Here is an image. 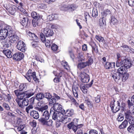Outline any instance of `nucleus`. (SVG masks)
Here are the masks:
<instances>
[{
	"label": "nucleus",
	"mask_w": 134,
	"mask_h": 134,
	"mask_svg": "<svg viewBox=\"0 0 134 134\" xmlns=\"http://www.w3.org/2000/svg\"><path fill=\"white\" fill-rule=\"evenodd\" d=\"M85 101L86 102L87 105L89 106L90 105L91 107H93V104L92 102L90 101L89 99H88L87 100H86Z\"/></svg>",
	"instance_id": "obj_51"
},
{
	"label": "nucleus",
	"mask_w": 134,
	"mask_h": 134,
	"mask_svg": "<svg viewBox=\"0 0 134 134\" xmlns=\"http://www.w3.org/2000/svg\"><path fill=\"white\" fill-rule=\"evenodd\" d=\"M88 58V61L86 62L87 63V65L88 66L91 64L93 63V59L91 57H89Z\"/></svg>",
	"instance_id": "obj_52"
},
{
	"label": "nucleus",
	"mask_w": 134,
	"mask_h": 134,
	"mask_svg": "<svg viewBox=\"0 0 134 134\" xmlns=\"http://www.w3.org/2000/svg\"><path fill=\"white\" fill-rule=\"evenodd\" d=\"M98 13L97 10L93 8L92 10V16L93 17L96 18L98 16Z\"/></svg>",
	"instance_id": "obj_44"
},
{
	"label": "nucleus",
	"mask_w": 134,
	"mask_h": 134,
	"mask_svg": "<svg viewBox=\"0 0 134 134\" xmlns=\"http://www.w3.org/2000/svg\"><path fill=\"white\" fill-rule=\"evenodd\" d=\"M122 47L124 49V50L126 51H127L129 50H130V49L129 47L125 45H123Z\"/></svg>",
	"instance_id": "obj_64"
},
{
	"label": "nucleus",
	"mask_w": 134,
	"mask_h": 134,
	"mask_svg": "<svg viewBox=\"0 0 134 134\" xmlns=\"http://www.w3.org/2000/svg\"><path fill=\"white\" fill-rule=\"evenodd\" d=\"M44 98V94L42 93L37 94L35 97L36 99L38 101Z\"/></svg>",
	"instance_id": "obj_27"
},
{
	"label": "nucleus",
	"mask_w": 134,
	"mask_h": 134,
	"mask_svg": "<svg viewBox=\"0 0 134 134\" xmlns=\"http://www.w3.org/2000/svg\"><path fill=\"white\" fill-rule=\"evenodd\" d=\"M34 108L32 104H30L28 106L26 107L25 108V111L28 114L30 113L29 111H31Z\"/></svg>",
	"instance_id": "obj_34"
},
{
	"label": "nucleus",
	"mask_w": 134,
	"mask_h": 134,
	"mask_svg": "<svg viewBox=\"0 0 134 134\" xmlns=\"http://www.w3.org/2000/svg\"><path fill=\"white\" fill-rule=\"evenodd\" d=\"M104 18L103 17L102 18H100L98 21V25L100 28H103L106 25L105 20L104 19Z\"/></svg>",
	"instance_id": "obj_18"
},
{
	"label": "nucleus",
	"mask_w": 134,
	"mask_h": 134,
	"mask_svg": "<svg viewBox=\"0 0 134 134\" xmlns=\"http://www.w3.org/2000/svg\"><path fill=\"white\" fill-rule=\"evenodd\" d=\"M122 75L121 78L122 80V81H125L129 77V74L128 73H127L126 72H125L121 74Z\"/></svg>",
	"instance_id": "obj_25"
},
{
	"label": "nucleus",
	"mask_w": 134,
	"mask_h": 134,
	"mask_svg": "<svg viewBox=\"0 0 134 134\" xmlns=\"http://www.w3.org/2000/svg\"><path fill=\"white\" fill-rule=\"evenodd\" d=\"M78 88L76 86H74L72 87V91L74 96L76 98L78 96Z\"/></svg>",
	"instance_id": "obj_22"
},
{
	"label": "nucleus",
	"mask_w": 134,
	"mask_h": 134,
	"mask_svg": "<svg viewBox=\"0 0 134 134\" xmlns=\"http://www.w3.org/2000/svg\"><path fill=\"white\" fill-rule=\"evenodd\" d=\"M30 124L32 126L34 127H35L36 125V122L35 120H34L32 122L30 123Z\"/></svg>",
	"instance_id": "obj_62"
},
{
	"label": "nucleus",
	"mask_w": 134,
	"mask_h": 134,
	"mask_svg": "<svg viewBox=\"0 0 134 134\" xmlns=\"http://www.w3.org/2000/svg\"><path fill=\"white\" fill-rule=\"evenodd\" d=\"M100 96L98 95L95 98V101L96 103H99L100 101Z\"/></svg>",
	"instance_id": "obj_58"
},
{
	"label": "nucleus",
	"mask_w": 134,
	"mask_h": 134,
	"mask_svg": "<svg viewBox=\"0 0 134 134\" xmlns=\"http://www.w3.org/2000/svg\"><path fill=\"white\" fill-rule=\"evenodd\" d=\"M90 134H98L97 131L94 130H92L89 132Z\"/></svg>",
	"instance_id": "obj_60"
},
{
	"label": "nucleus",
	"mask_w": 134,
	"mask_h": 134,
	"mask_svg": "<svg viewBox=\"0 0 134 134\" xmlns=\"http://www.w3.org/2000/svg\"><path fill=\"white\" fill-rule=\"evenodd\" d=\"M18 97V99H16L15 100L21 108L24 109L25 107L27 106L29 104V101L27 98L24 97L23 98V99L20 100L19 99L20 97Z\"/></svg>",
	"instance_id": "obj_5"
},
{
	"label": "nucleus",
	"mask_w": 134,
	"mask_h": 134,
	"mask_svg": "<svg viewBox=\"0 0 134 134\" xmlns=\"http://www.w3.org/2000/svg\"><path fill=\"white\" fill-rule=\"evenodd\" d=\"M87 62H82L79 63L78 64L77 67L80 69L83 68L87 65Z\"/></svg>",
	"instance_id": "obj_30"
},
{
	"label": "nucleus",
	"mask_w": 134,
	"mask_h": 134,
	"mask_svg": "<svg viewBox=\"0 0 134 134\" xmlns=\"http://www.w3.org/2000/svg\"><path fill=\"white\" fill-rule=\"evenodd\" d=\"M127 103L129 108L132 106L134 104V95L131 98V100H128Z\"/></svg>",
	"instance_id": "obj_23"
},
{
	"label": "nucleus",
	"mask_w": 134,
	"mask_h": 134,
	"mask_svg": "<svg viewBox=\"0 0 134 134\" xmlns=\"http://www.w3.org/2000/svg\"><path fill=\"white\" fill-rule=\"evenodd\" d=\"M128 131L130 133H134V129L133 125H130L127 128Z\"/></svg>",
	"instance_id": "obj_41"
},
{
	"label": "nucleus",
	"mask_w": 134,
	"mask_h": 134,
	"mask_svg": "<svg viewBox=\"0 0 134 134\" xmlns=\"http://www.w3.org/2000/svg\"><path fill=\"white\" fill-rule=\"evenodd\" d=\"M43 32L47 38L52 36L54 33L53 30L49 28L44 29Z\"/></svg>",
	"instance_id": "obj_15"
},
{
	"label": "nucleus",
	"mask_w": 134,
	"mask_h": 134,
	"mask_svg": "<svg viewBox=\"0 0 134 134\" xmlns=\"http://www.w3.org/2000/svg\"><path fill=\"white\" fill-rule=\"evenodd\" d=\"M121 75V74L116 71L115 70H113L111 73V76L116 82H118L119 80H120Z\"/></svg>",
	"instance_id": "obj_10"
},
{
	"label": "nucleus",
	"mask_w": 134,
	"mask_h": 134,
	"mask_svg": "<svg viewBox=\"0 0 134 134\" xmlns=\"http://www.w3.org/2000/svg\"><path fill=\"white\" fill-rule=\"evenodd\" d=\"M53 113L52 118L53 119L56 120L57 122H62L63 116L64 114L62 113L59 112L57 111H53L51 110V109L50 111V114Z\"/></svg>",
	"instance_id": "obj_4"
},
{
	"label": "nucleus",
	"mask_w": 134,
	"mask_h": 134,
	"mask_svg": "<svg viewBox=\"0 0 134 134\" xmlns=\"http://www.w3.org/2000/svg\"><path fill=\"white\" fill-rule=\"evenodd\" d=\"M61 10L63 11H66L68 10V6L66 5H62L60 7Z\"/></svg>",
	"instance_id": "obj_47"
},
{
	"label": "nucleus",
	"mask_w": 134,
	"mask_h": 134,
	"mask_svg": "<svg viewBox=\"0 0 134 134\" xmlns=\"http://www.w3.org/2000/svg\"><path fill=\"white\" fill-rule=\"evenodd\" d=\"M49 100V104H52L54 105L55 104L57 103H56V100L54 98H53Z\"/></svg>",
	"instance_id": "obj_50"
},
{
	"label": "nucleus",
	"mask_w": 134,
	"mask_h": 134,
	"mask_svg": "<svg viewBox=\"0 0 134 134\" xmlns=\"http://www.w3.org/2000/svg\"><path fill=\"white\" fill-rule=\"evenodd\" d=\"M48 108L47 105H45L41 108H38V111L40 114L41 115L42 117L45 118L46 119H48L50 116L49 114L48 111L46 110Z\"/></svg>",
	"instance_id": "obj_3"
},
{
	"label": "nucleus",
	"mask_w": 134,
	"mask_h": 134,
	"mask_svg": "<svg viewBox=\"0 0 134 134\" xmlns=\"http://www.w3.org/2000/svg\"><path fill=\"white\" fill-rule=\"evenodd\" d=\"M8 12L11 15H14L15 12V8L14 6L10 7L7 9Z\"/></svg>",
	"instance_id": "obj_31"
},
{
	"label": "nucleus",
	"mask_w": 134,
	"mask_h": 134,
	"mask_svg": "<svg viewBox=\"0 0 134 134\" xmlns=\"http://www.w3.org/2000/svg\"><path fill=\"white\" fill-rule=\"evenodd\" d=\"M0 39L2 40V43L7 48L10 46L11 43L18 41L19 37L15 34L10 28L0 29Z\"/></svg>",
	"instance_id": "obj_1"
},
{
	"label": "nucleus",
	"mask_w": 134,
	"mask_h": 134,
	"mask_svg": "<svg viewBox=\"0 0 134 134\" xmlns=\"http://www.w3.org/2000/svg\"><path fill=\"white\" fill-rule=\"evenodd\" d=\"M86 87H87V85L85 86L81 85L80 86V88L84 93H86L87 92V90L86 88Z\"/></svg>",
	"instance_id": "obj_42"
},
{
	"label": "nucleus",
	"mask_w": 134,
	"mask_h": 134,
	"mask_svg": "<svg viewBox=\"0 0 134 134\" xmlns=\"http://www.w3.org/2000/svg\"><path fill=\"white\" fill-rule=\"evenodd\" d=\"M122 65L126 67L130 68L132 64L131 63L130 60L125 57H122L120 59L118 60L116 62V65L117 67L121 66Z\"/></svg>",
	"instance_id": "obj_2"
},
{
	"label": "nucleus",
	"mask_w": 134,
	"mask_h": 134,
	"mask_svg": "<svg viewBox=\"0 0 134 134\" xmlns=\"http://www.w3.org/2000/svg\"><path fill=\"white\" fill-rule=\"evenodd\" d=\"M77 8V6L75 4H71L68 6V10L72 12Z\"/></svg>",
	"instance_id": "obj_28"
},
{
	"label": "nucleus",
	"mask_w": 134,
	"mask_h": 134,
	"mask_svg": "<svg viewBox=\"0 0 134 134\" xmlns=\"http://www.w3.org/2000/svg\"><path fill=\"white\" fill-rule=\"evenodd\" d=\"M53 109L55 111L61 113L65 112V110L62 108V106L58 103L55 104L53 106Z\"/></svg>",
	"instance_id": "obj_13"
},
{
	"label": "nucleus",
	"mask_w": 134,
	"mask_h": 134,
	"mask_svg": "<svg viewBox=\"0 0 134 134\" xmlns=\"http://www.w3.org/2000/svg\"><path fill=\"white\" fill-rule=\"evenodd\" d=\"M128 124V121L126 120H125L120 125L119 128L120 129H123L125 128Z\"/></svg>",
	"instance_id": "obj_29"
},
{
	"label": "nucleus",
	"mask_w": 134,
	"mask_h": 134,
	"mask_svg": "<svg viewBox=\"0 0 134 134\" xmlns=\"http://www.w3.org/2000/svg\"><path fill=\"white\" fill-rule=\"evenodd\" d=\"M78 120L79 119H74L73 120V121H75V124L76 125L77 129L82 127L83 125L82 124L77 125Z\"/></svg>",
	"instance_id": "obj_45"
},
{
	"label": "nucleus",
	"mask_w": 134,
	"mask_h": 134,
	"mask_svg": "<svg viewBox=\"0 0 134 134\" xmlns=\"http://www.w3.org/2000/svg\"><path fill=\"white\" fill-rule=\"evenodd\" d=\"M3 106L7 110H9L10 109V107L8 104L6 103H4L3 104Z\"/></svg>",
	"instance_id": "obj_54"
},
{
	"label": "nucleus",
	"mask_w": 134,
	"mask_h": 134,
	"mask_svg": "<svg viewBox=\"0 0 134 134\" xmlns=\"http://www.w3.org/2000/svg\"><path fill=\"white\" fill-rule=\"evenodd\" d=\"M79 77L81 81L84 83L88 82L90 80L89 75L84 72L80 73Z\"/></svg>",
	"instance_id": "obj_6"
},
{
	"label": "nucleus",
	"mask_w": 134,
	"mask_h": 134,
	"mask_svg": "<svg viewBox=\"0 0 134 134\" xmlns=\"http://www.w3.org/2000/svg\"><path fill=\"white\" fill-rule=\"evenodd\" d=\"M47 120L48 119H46L45 118H41L39 119L38 120L41 124L43 125H46V124Z\"/></svg>",
	"instance_id": "obj_38"
},
{
	"label": "nucleus",
	"mask_w": 134,
	"mask_h": 134,
	"mask_svg": "<svg viewBox=\"0 0 134 134\" xmlns=\"http://www.w3.org/2000/svg\"><path fill=\"white\" fill-rule=\"evenodd\" d=\"M34 94V93L30 90L22 92L20 94V97L19 99L20 100H22L24 97L28 98L33 96Z\"/></svg>",
	"instance_id": "obj_8"
},
{
	"label": "nucleus",
	"mask_w": 134,
	"mask_h": 134,
	"mask_svg": "<svg viewBox=\"0 0 134 134\" xmlns=\"http://www.w3.org/2000/svg\"><path fill=\"white\" fill-rule=\"evenodd\" d=\"M30 113L31 116H32L34 119H37L39 117V113L37 111L34 110H32L30 111Z\"/></svg>",
	"instance_id": "obj_20"
},
{
	"label": "nucleus",
	"mask_w": 134,
	"mask_h": 134,
	"mask_svg": "<svg viewBox=\"0 0 134 134\" xmlns=\"http://www.w3.org/2000/svg\"><path fill=\"white\" fill-rule=\"evenodd\" d=\"M128 3L130 6L131 7L134 6V0H129Z\"/></svg>",
	"instance_id": "obj_55"
},
{
	"label": "nucleus",
	"mask_w": 134,
	"mask_h": 134,
	"mask_svg": "<svg viewBox=\"0 0 134 134\" xmlns=\"http://www.w3.org/2000/svg\"><path fill=\"white\" fill-rule=\"evenodd\" d=\"M45 34H44L42 33H41L40 35L41 40L44 43L45 42V41H46V39H47L45 37Z\"/></svg>",
	"instance_id": "obj_43"
},
{
	"label": "nucleus",
	"mask_w": 134,
	"mask_h": 134,
	"mask_svg": "<svg viewBox=\"0 0 134 134\" xmlns=\"http://www.w3.org/2000/svg\"><path fill=\"white\" fill-rule=\"evenodd\" d=\"M45 45L47 47H50L51 45L52 42L51 41V39H48L47 38L45 41Z\"/></svg>",
	"instance_id": "obj_39"
},
{
	"label": "nucleus",
	"mask_w": 134,
	"mask_h": 134,
	"mask_svg": "<svg viewBox=\"0 0 134 134\" xmlns=\"http://www.w3.org/2000/svg\"><path fill=\"white\" fill-rule=\"evenodd\" d=\"M31 37L32 38V39L33 40H35V41L36 42L38 41V37L35 35V34L33 33L32 35V37Z\"/></svg>",
	"instance_id": "obj_53"
},
{
	"label": "nucleus",
	"mask_w": 134,
	"mask_h": 134,
	"mask_svg": "<svg viewBox=\"0 0 134 134\" xmlns=\"http://www.w3.org/2000/svg\"><path fill=\"white\" fill-rule=\"evenodd\" d=\"M51 48L52 49L53 51H56L57 50L58 48L57 46L55 44H53Z\"/></svg>",
	"instance_id": "obj_56"
},
{
	"label": "nucleus",
	"mask_w": 134,
	"mask_h": 134,
	"mask_svg": "<svg viewBox=\"0 0 134 134\" xmlns=\"http://www.w3.org/2000/svg\"><path fill=\"white\" fill-rule=\"evenodd\" d=\"M92 52L93 53L94 52L97 53L98 52V49L96 45L95 44L94 46H92Z\"/></svg>",
	"instance_id": "obj_46"
},
{
	"label": "nucleus",
	"mask_w": 134,
	"mask_h": 134,
	"mask_svg": "<svg viewBox=\"0 0 134 134\" xmlns=\"http://www.w3.org/2000/svg\"><path fill=\"white\" fill-rule=\"evenodd\" d=\"M115 63L113 62L110 63L109 62H107L104 65V67L106 69H109L110 68H114L115 67Z\"/></svg>",
	"instance_id": "obj_21"
},
{
	"label": "nucleus",
	"mask_w": 134,
	"mask_h": 134,
	"mask_svg": "<svg viewBox=\"0 0 134 134\" xmlns=\"http://www.w3.org/2000/svg\"><path fill=\"white\" fill-rule=\"evenodd\" d=\"M26 84H21L19 86V89L14 91V92L15 95L17 97H20V94L22 93V92H20L25 90L26 89Z\"/></svg>",
	"instance_id": "obj_7"
},
{
	"label": "nucleus",
	"mask_w": 134,
	"mask_h": 134,
	"mask_svg": "<svg viewBox=\"0 0 134 134\" xmlns=\"http://www.w3.org/2000/svg\"><path fill=\"white\" fill-rule=\"evenodd\" d=\"M3 52L8 58H11L12 57L11 52L9 50H3Z\"/></svg>",
	"instance_id": "obj_24"
},
{
	"label": "nucleus",
	"mask_w": 134,
	"mask_h": 134,
	"mask_svg": "<svg viewBox=\"0 0 134 134\" xmlns=\"http://www.w3.org/2000/svg\"><path fill=\"white\" fill-rule=\"evenodd\" d=\"M95 37L99 42H101L103 44L105 43V41L103 37L98 35H96Z\"/></svg>",
	"instance_id": "obj_35"
},
{
	"label": "nucleus",
	"mask_w": 134,
	"mask_h": 134,
	"mask_svg": "<svg viewBox=\"0 0 134 134\" xmlns=\"http://www.w3.org/2000/svg\"><path fill=\"white\" fill-rule=\"evenodd\" d=\"M111 20L110 24H111L113 25H115L116 23L117 22V19L115 18L113 16H112L111 17Z\"/></svg>",
	"instance_id": "obj_40"
},
{
	"label": "nucleus",
	"mask_w": 134,
	"mask_h": 134,
	"mask_svg": "<svg viewBox=\"0 0 134 134\" xmlns=\"http://www.w3.org/2000/svg\"><path fill=\"white\" fill-rule=\"evenodd\" d=\"M74 122H71L69 123L67 125V127L69 129H70L72 128V127L74 125Z\"/></svg>",
	"instance_id": "obj_57"
},
{
	"label": "nucleus",
	"mask_w": 134,
	"mask_h": 134,
	"mask_svg": "<svg viewBox=\"0 0 134 134\" xmlns=\"http://www.w3.org/2000/svg\"><path fill=\"white\" fill-rule=\"evenodd\" d=\"M25 44L22 41H19L17 45L18 49L23 52L25 51Z\"/></svg>",
	"instance_id": "obj_14"
},
{
	"label": "nucleus",
	"mask_w": 134,
	"mask_h": 134,
	"mask_svg": "<svg viewBox=\"0 0 134 134\" xmlns=\"http://www.w3.org/2000/svg\"><path fill=\"white\" fill-rule=\"evenodd\" d=\"M31 70H28V71L27 75H26V76H25V77L26 78V79L28 80V81L29 82H30L31 81V80L30 79L29 77H28L29 76H28V75H29L30 74H33V72H31Z\"/></svg>",
	"instance_id": "obj_49"
},
{
	"label": "nucleus",
	"mask_w": 134,
	"mask_h": 134,
	"mask_svg": "<svg viewBox=\"0 0 134 134\" xmlns=\"http://www.w3.org/2000/svg\"><path fill=\"white\" fill-rule=\"evenodd\" d=\"M115 102V100L113 99L111 101L110 104V107H111V111L113 113H116L118 112L121 108V107H116L115 109H114V102Z\"/></svg>",
	"instance_id": "obj_16"
},
{
	"label": "nucleus",
	"mask_w": 134,
	"mask_h": 134,
	"mask_svg": "<svg viewBox=\"0 0 134 134\" xmlns=\"http://www.w3.org/2000/svg\"><path fill=\"white\" fill-rule=\"evenodd\" d=\"M31 16L33 18V19H38V17H42V16L40 15L39 14H37V13L35 12H33L31 13Z\"/></svg>",
	"instance_id": "obj_32"
},
{
	"label": "nucleus",
	"mask_w": 134,
	"mask_h": 134,
	"mask_svg": "<svg viewBox=\"0 0 134 134\" xmlns=\"http://www.w3.org/2000/svg\"><path fill=\"white\" fill-rule=\"evenodd\" d=\"M120 103H121V110L122 111H124L125 110V103H122L121 101Z\"/></svg>",
	"instance_id": "obj_63"
},
{
	"label": "nucleus",
	"mask_w": 134,
	"mask_h": 134,
	"mask_svg": "<svg viewBox=\"0 0 134 134\" xmlns=\"http://www.w3.org/2000/svg\"><path fill=\"white\" fill-rule=\"evenodd\" d=\"M13 59L16 61H19L22 59L24 57L23 54L21 52H17L13 55Z\"/></svg>",
	"instance_id": "obj_12"
},
{
	"label": "nucleus",
	"mask_w": 134,
	"mask_h": 134,
	"mask_svg": "<svg viewBox=\"0 0 134 134\" xmlns=\"http://www.w3.org/2000/svg\"><path fill=\"white\" fill-rule=\"evenodd\" d=\"M110 14V12L108 9H107L104 10L103 14V17H106L107 15Z\"/></svg>",
	"instance_id": "obj_48"
},
{
	"label": "nucleus",
	"mask_w": 134,
	"mask_h": 134,
	"mask_svg": "<svg viewBox=\"0 0 134 134\" xmlns=\"http://www.w3.org/2000/svg\"><path fill=\"white\" fill-rule=\"evenodd\" d=\"M44 98L47 99L48 100H50L52 97V95L49 92H46L44 94Z\"/></svg>",
	"instance_id": "obj_36"
},
{
	"label": "nucleus",
	"mask_w": 134,
	"mask_h": 134,
	"mask_svg": "<svg viewBox=\"0 0 134 134\" xmlns=\"http://www.w3.org/2000/svg\"><path fill=\"white\" fill-rule=\"evenodd\" d=\"M28 76H29L28 77H29L30 79L31 78H32L36 82V81L37 80V79L36 76V72H33L32 74H29L28 75Z\"/></svg>",
	"instance_id": "obj_33"
},
{
	"label": "nucleus",
	"mask_w": 134,
	"mask_h": 134,
	"mask_svg": "<svg viewBox=\"0 0 134 134\" xmlns=\"http://www.w3.org/2000/svg\"><path fill=\"white\" fill-rule=\"evenodd\" d=\"M66 116H65L64 115V116H63V121H65V123H66L70 121L71 120V118L69 117H68Z\"/></svg>",
	"instance_id": "obj_37"
},
{
	"label": "nucleus",
	"mask_w": 134,
	"mask_h": 134,
	"mask_svg": "<svg viewBox=\"0 0 134 134\" xmlns=\"http://www.w3.org/2000/svg\"><path fill=\"white\" fill-rule=\"evenodd\" d=\"M74 114V110L72 109H68L65 113V115L69 117L73 115Z\"/></svg>",
	"instance_id": "obj_26"
},
{
	"label": "nucleus",
	"mask_w": 134,
	"mask_h": 134,
	"mask_svg": "<svg viewBox=\"0 0 134 134\" xmlns=\"http://www.w3.org/2000/svg\"><path fill=\"white\" fill-rule=\"evenodd\" d=\"M130 68L126 67L124 65L121 66L117 70V72L120 73L121 74H122L126 72L127 69Z\"/></svg>",
	"instance_id": "obj_17"
},
{
	"label": "nucleus",
	"mask_w": 134,
	"mask_h": 134,
	"mask_svg": "<svg viewBox=\"0 0 134 134\" xmlns=\"http://www.w3.org/2000/svg\"><path fill=\"white\" fill-rule=\"evenodd\" d=\"M125 117L128 120L129 123L131 125H134V118L132 116L131 113L129 112L125 113Z\"/></svg>",
	"instance_id": "obj_11"
},
{
	"label": "nucleus",
	"mask_w": 134,
	"mask_h": 134,
	"mask_svg": "<svg viewBox=\"0 0 134 134\" xmlns=\"http://www.w3.org/2000/svg\"><path fill=\"white\" fill-rule=\"evenodd\" d=\"M35 99V98L34 97H33L30 99L29 100V102H30V104H33L34 103V100Z\"/></svg>",
	"instance_id": "obj_61"
},
{
	"label": "nucleus",
	"mask_w": 134,
	"mask_h": 134,
	"mask_svg": "<svg viewBox=\"0 0 134 134\" xmlns=\"http://www.w3.org/2000/svg\"><path fill=\"white\" fill-rule=\"evenodd\" d=\"M52 120H50L48 121H47L46 126H52Z\"/></svg>",
	"instance_id": "obj_59"
},
{
	"label": "nucleus",
	"mask_w": 134,
	"mask_h": 134,
	"mask_svg": "<svg viewBox=\"0 0 134 134\" xmlns=\"http://www.w3.org/2000/svg\"><path fill=\"white\" fill-rule=\"evenodd\" d=\"M42 17H38V19H33L32 21V23L34 27L37 26L40 21L41 20Z\"/></svg>",
	"instance_id": "obj_19"
},
{
	"label": "nucleus",
	"mask_w": 134,
	"mask_h": 134,
	"mask_svg": "<svg viewBox=\"0 0 134 134\" xmlns=\"http://www.w3.org/2000/svg\"><path fill=\"white\" fill-rule=\"evenodd\" d=\"M20 22L23 26L28 27L31 24V20L27 17H21L20 19Z\"/></svg>",
	"instance_id": "obj_9"
}]
</instances>
